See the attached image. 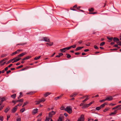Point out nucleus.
Instances as JSON below:
<instances>
[{
	"instance_id": "nucleus-7",
	"label": "nucleus",
	"mask_w": 121,
	"mask_h": 121,
	"mask_svg": "<svg viewBox=\"0 0 121 121\" xmlns=\"http://www.w3.org/2000/svg\"><path fill=\"white\" fill-rule=\"evenodd\" d=\"M63 117V116L62 114H60V116L57 120V121H62V119Z\"/></svg>"
},
{
	"instance_id": "nucleus-52",
	"label": "nucleus",
	"mask_w": 121,
	"mask_h": 121,
	"mask_svg": "<svg viewBox=\"0 0 121 121\" xmlns=\"http://www.w3.org/2000/svg\"><path fill=\"white\" fill-rule=\"evenodd\" d=\"M4 106L3 105H2L1 106V107L0 108V110H1L4 107Z\"/></svg>"
},
{
	"instance_id": "nucleus-21",
	"label": "nucleus",
	"mask_w": 121,
	"mask_h": 121,
	"mask_svg": "<svg viewBox=\"0 0 121 121\" xmlns=\"http://www.w3.org/2000/svg\"><path fill=\"white\" fill-rule=\"evenodd\" d=\"M107 104V103H104V104H103L102 105H101L100 106V107L101 108H104L105 106V105Z\"/></svg>"
},
{
	"instance_id": "nucleus-64",
	"label": "nucleus",
	"mask_w": 121,
	"mask_h": 121,
	"mask_svg": "<svg viewBox=\"0 0 121 121\" xmlns=\"http://www.w3.org/2000/svg\"><path fill=\"white\" fill-rule=\"evenodd\" d=\"M94 101H92V102H90V103L89 104V105L90 106V105H91V104H92L93 103H94Z\"/></svg>"
},
{
	"instance_id": "nucleus-29",
	"label": "nucleus",
	"mask_w": 121,
	"mask_h": 121,
	"mask_svg": "<svg viewBox=\"0 0 121 121\" xmlns=\"http://www.w3.org/2000/svg\"><path fill=\"white\" fill-rule=\"evenodd\" d=\"M16 96V94H14L11 96V97L13 99H14L15 98Z\"/></svg>"
},
{
	"instance_id": "nucleus-23",
	"label": "nucleus",
	"mask_w": 121,
	"mask_h": 121,
	"mask_svg": "<svg viewBox=\"0 0 121 121\" xmlns=\"http://www.w3.org/2000/svg\"><path fill=\"white\" fill-rule=\"evenodd\" d=\"M117 112V111L115 110L113 112H111L110 114V115H115L116 114Z\"/></svg>"
},
{
	"instance_id": "nucleus-4",
	"label": "nucleus",
	"mask_w": 121,
	"mask_h": 121,
	"mask_svg": "<svg viewBox=\"0 0 121 121\" xmlns=\"http://www.w3.org/2000/svg\"><path fill=\"white\" fill-rule=\"evenodd\" d=\"M21 50H18L12 53L11 55L12 56H13L14 55L16 54H18L19 53V52L21 51Z\"/></svg>"
},
{
	"instance_id": "nucleus-57",
	"label": "nucleus",
	"mask_w": 121,
	"mask_h": 121,
	"mask_svg": "<svg viewBox=\"0 0 121 121\" xmlns=\"http://www.w3.org/2000/svg\"><path fill=\"white\" fill-rule=\"evenodd\" d=\"M8 59V58H4L2 60V61L3 62L4 61H5L6 60Z\"/></svg>"
},
{
	"instance_id": "nucleus-22",
	"label": "nucleus",
	"mask_w": 121,
	"mask_h": 121,
	"mask_svg": "<svg viewBox=\"0 0 121 121\" xmlns=\"http://www.w3.org/2000/svg\"><path fill=\"white\" fill-rule=\"evenodd\" d=\"M0 100H1L0 102H1L2 103L3 101H5L6 100L4 98V97L2 98H1L0 97Z\"/></svg>"
},
{
	"instance_id": "nucleus-60",
	"label": "nucleus",
	"mask_w": 121,
	"mask_h": 121,
	"mask_svg": "<svg viewBox=\"0 0 121 121\" xmlns=\"http://www.w3.org/2000/svg\"><path fill=\"white\" fill-rule=\"evenodd\" d=\"M10 117V115L7 116V121L8 120L9 118Z\"/></svg>"
},
{
	"instance_id": "nucleus-50",
	"label": "nucleus",
	"mask_w": 121,
	"mask_h": 121,
	"mask_svg": "<svg viewBox=\"0 0 121 121\" xmlns=\"http://www.w3.org/2000/svg\"><path fill=\"white\" fill-rule=\"evenodd\" d=\"M22 57L21 54H20L19 55H18L17 56V58L18 57V58H20V57Z\"/></svg>"
},
{
	"instance_id": "nucleus-11",
	"label": "nucleus",
	"mask_w": 121,
	"mask_h": 121,
	"mask_svg": "<svg viewBox=\"0 0 121 121\" xmlns=\"http://www.w3.org/2000/svg\"><path fill=\"white\" fill-rule=\"evenodd\" d=\"M38 109L37 108L34 109L32 112V113L33 115H35L38 112Z\"/></svg>"
},
{
	"instance_id": "nucleus-15",
	"label": "nucleus",
	"mask_w": 121,
	"mask_h": 121,
	"mask_svg": "<svg viewBox=\"0 0 121 121\" xmlns=\"http://www.w3.org/2000/svg\"><path fill=\"white\" fill-rule=\"evenodd\" d=\"M6 62L5 61L3 62L1 60L0 61V66H2L4 65L6 63Z\"/></svg>"
},
{
	"instance_id": "nucleus-33",
	"label": "nucleus",
	"mask_w": 121,
	"mask_h": 121,
	"mask_svg": "<svg viewBox=\"0 0 121 121\" xmlns=\"http://www.w3.org/2000/svg\"><path fill=\"white\" fill-rule=\"evenodd\" d=\"M27 54L26 52H23L21 53V54L22 56H24L25 55H26Z\"/></svg>"
},
{
	"instance_id": "nucleus-63",
	"label": "nucleus",
	"mask_w": 121,
	"mask_h": 121,
	"mask_svg": "<svg viewBox=\"0 0 121 121\" xmlns=\"http://www.w3.org/2000/svg\"><path fill=\"white\" fill-rule=\"evenodd\" d=\"M21 119L20 118H18L17 119V121H21Z\"/></svg>"
},
{
	"instance_id": "nucleus-53",
	"label": "nucleus",
	"mask_w": 121,
	"mask_h": 121,
	"mask_svg": "<svg viewBox=\"0 0 121 121\" xmlns=\"http://www.w3.org/2000/svg\"><path fill=\"white\" fill-rule=\"evenodd\" d=\"M23 66V65H22L17 67L16 68H21Z\"/></svg>"
},
{
	"instance_id": "nucleus-19",
	"label": "nucleus",
	"mask_w": 121,
	"mask_h": 121,
	"mask_svg": "<svg viewBox=\"0 0 121 121\" xmlns=\"http://www.w3.org/2000/svg\"><path fill=\"white\" fill-rule=\"evenodd\" d=\"M10 108L9 107H8L7 108H6L4 110V112H5L6 113H7L8 112Z\"/></svg>"
},
{
	"instance_id": "nucleus-47",
	"label": "nucleus",
	"mask_w": 121,
	"mask_h": 121,
	"mask_svg": "<svg viewBox=\"0 0 121 121\" xmlns=\"http://www.w3.org/2000/svg\"><path fill=\"white\" fill-rule=\"evenodd\" d=\"M106 99H102V100H100L99 102H104V101H106Z\"/></svg>"
},
{
	"instance_id": "nucleus-55",
	"label": "nucleus",
	"mask_w": 121,
	"mask_h": 121,
	"mask_svg": "<svg viewBox=\"0 0 121 121\" xmlns=\"http://www.w3.org/2000/svg\"><path fill=\"white\" fill-rule=\"evenodd\" d=\"M85 105V104L84 103H81L80 105V106H84Z\"/></svg>"
},
{
	"instance_id": "nucleus-26",
	"label": "nucleus",
	"mask_w": 121,
	"mask_h": 121,
	"mask_svg": "<svg viewBox=\"0 0 121 121\" xmlns=\"http://www.w3.org/2000/svg\"><path fill=\"white\" fill-rule=\"evenodd\" d=\"M94 9L93 8H91L88 9V11L90 12H93L94 11Z\"/></svg>"
},
{
	"instance_id": "nucleus-40",
	"label": "nucleus",
	"mask_w": 121,
	"mask_h": 121,
	"mask_svg": "<svg viewBox=\"0 0 121 121\" xmlns=\"http://www.w3.org/2000/svg\"><path fill=\"white\" fill-rule=\"evenodd\" d=\"M12 65V64H10L8 66L6 67L5 68H10Z\"/></svg>"
},
{
	"instance_id": "nucleus-10",
	"label": "nucleus",
	"mask_w": 121,
	"mask_h": 121,
	"mask_svg": "<svg viewBox=\"0 0 121 121\" xmlns=\"http://www.w3.org/2000/svg\"><path fill=\"white\" fill-rule=\"evenodd\" d=\"M17 109V106H16L12 109V111L13 112H15Z\"/></svg>"
},
{
	"instance_id": "nucleus-20",
	"label": "nucleus",
	"mask_w": 121,
	"mask_h": 121,
	"mask_svg": "<svg viewBox=\"0 0 121 121\" xmlns=\"http://www.w3.org/2000/svg\"><path fill=\"white\" fill-rule=\"evenodd\" d=\"M107 39L109 40L110 41H109V42H111L112 41L113 39V38L112 37H107Z\"/></svg>"
},
{
	"instance_id": "nucleus-8",
	"label": "nucleus",
	"mask_w": 121,
	"mask_h": 121,
	"mask_svg": "<svg viewBox=\"0 0 121 121\" xmlns=\"http://www.w3.org/2000/svg\"><path fill=\"white\" fill-rule=\"evenodd\" d=\"M113 98L111 96H109L107 97L106 98V100L111 101L113 99Z\"/></svg>"
},
{
	"instance_id": "nucleus-37",
	"label": "nucleus",
	"mask_w": 121,
	"mask_h": 121,
	"mask_svg": "<svg viewBox=\"0 0 121 121\" xmlns=\"http://www.w3.org/2000/svg\"><path fill=\"white\" fill-rule=\"evenodd\" d=\"M25 110V108H24L20 110V111L22 113Z\"/></svg>"
},
{
	"instance_id": "nucleus-16",
	"label": "nucleus",
	"mask_w": 121,
	"mask_h": 121,
	"mask_svg": "<svg viewBox=\"0 0 121 121\" xmlns=\"http://www.w3.org/2000/svg\"><path fill=\"white\" fill-rule=\"evenodd\" d=\"M51 94V93L50 92H47L44 94V95L45 97H46Z\"/></svg>"
},
{
	"instance_id": "nucleus-62",
	"label": "nucleus",
	"mask_w": 121,
	"mask_h": 121,
	"mask_svg": "<svg viewBox=\"0 0 121 121\" xmlns=\"http://www.w3.org/2000/svg\"><path fill=\"white\" fill-rule=\"evenodd\" d=\"M89 51V49H85L84 50V51L85 52H87Z\"/></svg>"
},
{
	"instance_id": "nucleus-30",
	"label": "nucleus",
	"mask_w": 121,
	"mask_h": 121,
	"mask_svg": "<svg viewBox=\"0 0 121 121\" xmlns=\"http://www.w3.org/2000/svg\"><path fill=\"white\" fill-rule=\"evenodd\" d=\"M47 44H48L50 46H51L53 44V43L52 42H49V43H47Z\"/></svg>"
},
{
	"instance_id": "nucleus-34",
	"label": "nucleus",
	"mask_w": 121,
	"mask_h": 121,
	"mask_svg": "<svg viewBox=\"0 0 121 121\" xmlns=\"http://www.w3.org/2000/svg\"><path fill=\"white\" fill-rule=\"evenodd\" d=\"M66 55H67V57L68 58H69L71 57V56L69 54L67 53Z\"/></svg>"
},
{
	"instance_id": "nucleus-9",
	"label": "nucleus",
	"mask_w": 121,
	"mask_h": 121,
	"mask_svg": "<svg viewBox=\"0 0 121 121\" xmlns=\"http://www.w3.org/2000/svg\"><path fill=\"white\" fill-rule=\"evenodd\" d=\"M77 5H76L73 6V7H71L70 9L71 10H73V11H76V10L75 9V8H77Z\"/></svg>"
},
{
	"instance_id": "nucleus-5",
	"label": "nucleus",
	"mask_w": 121,
	"mask_h": 121,
	"mask_svg": "<svg viewBox=\"0 0 121 121\" xmlns=\"http://www.w3.org/2000/svg\"><path fill=\"white\" fill-rule=\"evenodd\" d=\"M13 59H14V60H13V63L17 62L19 60L21 59V58H19L17 57V56H16L15 58H14Z\"/></svg>"
},
{
	"instance_id": "nucleus-32",
	"label": "nucleus",
	"mask_w": 121,
	"mask_h": 121,
	"mask_svg": "<svg viewBox=\"0 0 121 121\" xmlns=\"http://www.w3.org/2000/svg\"><path fill=\"white\" fill-rule=\"evenodd\" d=\"M41 56H39L38 57H36L34 58V60H36L39 59L41 57Z\"/></svg>"
},
{
	"instance_id": "nucleus-43",
	"label": "nucleus",
	"mask_w": 121,
	"mask_h": 121,
	"mask_svg": "<svg viewBox=\"0 0 121 121\" xmlns=\"http://www.w3.org/2000/svg\"><path fill=\"white\" fill-rule=\"evenodd\" d=\"M3 116H0V120L1 121H3Z\"/></svg>"
},
{
	"instance_id": "nucleus-51",
	"label": "nucleus",
	"mask_w": 121,
	"mask_h": 121,
	"mask_svg": "<svg viewBox=\"0 0 121 121\" xmlns=\"http://www.w3.org/2000/svg\"><path fill=\"white\" fill-rule=\"evenodd\" d=\"M94 47L95 49H98L99 48L96 45H94Z\"/></svg>"
},
{
	"instance_id": "nucleus-31",
	"label": "nucleus",
	"mask_w": 121,
	"mask_h": 121,
	"mask_svg": "<svg viewBox=\"0 0 121 121\" xmlns=\"http://www.w3.org/2000/svg\"><path fill=\"white\" fill-rule=\"evenodd\" d=\"M23 100H24L23 99H20L17 100V102H23Z\"/></svg>"
},
{
	"instance_id": "nucleus-39",
	"label": "nucleus",
	"mask_w": 121,
	"mask_h": 121,
	"mask_svg": "<svg viewBox=\"0 0 121 121\" xmlns=\"http://www.w3.org/2000/svg\"><path fill=\"white\" fill-rule=\"evenodd\" d=\"M76 44H75L74 45H73L71 46H70L71 48H75L76 47Z\"/></svg>"
},
{
	"instance_id": "nucleus-2",
	"label": "nucleus",
	"mask_w": 121,
	"mask_h": 121,
	"mask_svg": "<svg viewBox=\"0 0 121 121\" xmlns=\"http://www.w3.org/2000/svg\"><path fill=\"white\" fill-rule=\"evenodd\" d=\"M45 101V99L43 98L40 99L39 101H35L36 102L35 104L36 105L38 104H39L40 102H41L42 101L44 102Z\"/></svg>"
},
{
	"instance_id": "nucleus-14",
	"label": "nucleus",
	"mask_w": 121,
	"mask_h": 121,
	"mask_svg": "<svg viewBox=\"0 0 121 121\" xmlns=\"http://www.w3.org/2000/svg\"><path fill=\"white\" fill-rule=\"evenodd\" d=\"M90 106L89 104L85 105V104L82 107V109L85 108H86Z\"/></svg>"
},
{
	"instance_id": "nucleus-13",
	"label": "nucleus",
	"mask_w": 121,
	"mask_h": 121,
	"mask_svg": "<svg viewBox=\"0 0 121 121\" xmlns=\"http://www.w3.org/2000/svg\"><path fill=\"white\" fill-rule=\"evenodd\" d=\"M31 56H28L23 58L22 59V60H28L30 58H31Z\"/></svg>"
},
{
	"instance_id": "nucleus-41",
	"label": "nucleus",
	"mask_w": 121,
	"mask_h": 121,
	"mask_svg": "<svg viewBox=\"0 0 121 121\" xmlns=\"http://www.w3.org/2000/svg\"><path fill=\"white\" fill-rule=\"evenodd\" d=\"M7 55V54H2L1 55V57H4L6 56Z\"/></svg>"
},
{
	"instance_id": "nucleus-3",
	"label": "nucleus",
	"mask_w": 121,
	"mask_h": 121,
	"mask_svg": "<svg viewBox=\"0 0 121 121\" xmlns=\"http://www.w3.org/2000/svg\"><path fill=\"white\" fill-rule=\"evenodd\" d=\"M84 115L82 114L81 115L80 117L78 119L77 121H84Z\"/></svg>"
},
{
	"instance_id": "nucleus-49",
	"label": "nucleus",
	"mask_w": 121,
	"mask_h": 121,
	"mask_svg": "<svg viewBox=\"0 0 121 121\" xmlns=\"http://www.w3.org/2000/svg\"><path fill=\"white\" fill-rule=\"evenodd\" d=\"M88 99H89L88 98H87L85 99L84 100H83L82 101V102H85V101H86Z\"/></svg>"
},
{
	"instance_id": "nucleus-1",
	"label": "nucleus",
	"mask_w": 121,
	"mask_h": 121,
	"mask_svg": "<svg viewBox=\"0 0 121 121\" xmlns=\"http://www.w3.org/2000/svg\"><path fill=\"white\" fill-rule=\"evenodd\" d=\"M65 110L69 114H71L72 112V108L70 106H67L65 109Z\"/></svg>"
},
{
	"instance_id": "nucleus-58",
	"label": "nucleus",
	"mask_w": 121,
	"mask_h": 121,
	"mask_svg": "<svg viewBox=\"0 0 121 121\" xmlns=\"http://www.w3.org/2000/svg\"><path fill=\"white\" fill-rule=\"evenodd\" d=\"M49 118L46 117V119L45 120V121H49Z\"/></svg>"
},
{
	"instance_id": "nucleus-17",
	"label": "nucleus",
	"mask_w": 121,
	"mask_h": 121,
	"mask_svg": "<svg viewBox=\"0 0 121 121\" xmlns=\"http://www.w3.org/2000/svg\"><path fill=\"white\" fill-rule=\"evenodd\" d=\"M113 40L114 42H116L118 41H119V40L118 38L116 37H114L113 39Z\"/></svg>"
},
{
	"instance_id": "nucleus-38",
	"label": "nucleus",
	"mask_w": 121,
	"mask_h": 121,
	"mask_svg": "<svg viewBox=\"0 0 121 121\" xmlns=\"http://www.w3.org/2000/svg\"><path fill=\"white\" fill-rule=\"evenodd\" d=\"M105 44V42H103L101 43L100 44V46H102L104 45Z\"/></svg>"
},
{
	"instance_id": "nucleus-42",
	"label": "nucleus",
	"mask_w": 121,
	"mask_h": 121,
	"mask_svg": "<svg viewBox=\"0 0 121 121\" xmlns=\"http://www.w3.org/2000/svg\"><path fill=\"white\" fill-rule=\"evenodd\" d=\"M109 109V108H106L104 109V112H105L107 111Z\"/></svg>"
},
{
	"instance_id": "nucleus-46",
	"label": "nucleus",
	"mask_w": 121,
	"mask_h": 121,
	"mask_svg": "<svg viewBox=\"0 0 121 121\" xmlns=\"http://www.w3.org/2000/svg\"><path fill=\"white\" fill-rule=\"evenodd\" d=\"M60 109L61 110H65V107L64 106H62L60 108Z\"/></svg>"
},
{
	"instance_id": "nucleus-24",
	"label": "nucleus",
	"mask_w": 121,
	"mask_h": 121,
	"mask_svg": "<svg viewBox=\"0 0 121 121\" xmlns=\"http://www.w3.org/2000/svg\"><path fill=\"white\" fill-rule=\"evenodd\" d=\"M14 60V59H11L9 60L6 64H8L11 62H12L13 63V60Z\"/></svg>"
},
{
	"instance_id": "nucleus-48",
	"label": "nucleus",
	"mask_w": 121,
	"mask_h": 121,
	"mask_svg": "<svg viewBox=\"0 0 121 121\" xmlns=\"http://www.w3.org/2000/svg\"><path fill=\"white\" fill-rule=\"evenodd\" d=\"M117 44L118 45L121 46V41H119L117 43Z\"/></svg>"
},
{
	"instance_id": "nucleus-61",
	"label": "nucleus",
	"mask_w": 121,
	"mask_h": 121,
	"mask_svg": "<svg viewBox=\"0 0 121 121\" xmlns=\"http://www.w3.org/2000/svg\"><path fill=\"white\" fill-rule=\"evenodd\" d=\"M82 42V40H80L78 42V43L79 44H81Z\"/></svg>"
},
{
	"instance_id": "nucleus-27",
	"label": "nucleus",
	"mask_w": 121,
	"mask_h": 121,
	"mask_svg": "<svg viewBox=\"0 0 121 121\" xmlns=\"http://www.w3.org/2000/svg\"><path fill=\"white\" fill-rule=\"evenodd\" d=\"M60 51H61V52H65L66 51V50H65V48L60 49Z\"/></svg>"
},
{
	"instance_id": "nucleus-28",
	"label": "nucleus",
	"mask_w": 121,
	"mask_h": 121,
	"mask_svg": "<svg viewBox=\"0 0 121 121\" xmlns=\"http://www.w3.org/2000/svg\"><path fill=\"white\" fill-rule=\"evenodd\" d=\"M27 44L26 43H20V44H18L17 45H20L22 46H23L24 45L26 44Z\"/></svg>"
},
{
	"instance_id": "nucleus-59",
	"label": "nucleus",
	"mask_w": 121,
	"mask_h": 121,
	"mask_svg": "<svg viewBox=\"0 0 121 121\" xmlns=\"http://www.w3.org/2000/svg\"><path fill=\"white\" fill-rule=\"evenodd\" d=\"M17 100L16 101H12V103H14V104H15L17 103L18 102H17Z\"/></svg>"
},
{
	"instance_id": "nucleus-12",
	"label": "nucleus",
	"mask_w": 121,
	"mask_h": 121,
	"mask_svg": "<svg viewBox=\"0 0 121 121\" xmlns=\"http://www.w3.org/2000/svg\"><path fill=\"white\" fill-rule=\"evenodd\" d=\"M63 95V94H61V95H60L59 96H58L54 98V100H56L58 99H60Z\"/></svg>"
},
{
	"instance_id": "nucleus-36",
	"label": "nucleus",
	"mask_w": 121,
	"mask_h": 121,
	"mask_svg": "<svg viewBox=\"0 0 121 121\" xmlns=\"http://www.w3.org/2000/svg\"><path fill=\"white\" fill-rule=\"evenodd\" d=\"M121 106V105H117V106H116V107H115L113 108L112 109V110H113L114 109H116V108H119V107H120V106Z\"/></svg>"
},
{
	"instance_id": "nucleus-45",
	"label": "nucleus",
	"mask_w": 121,
	"mask_h": 121,
	"mask_svg": "<svg viewBox=\"0 0 121 121\" xmlns=\"http://www.w3.org/2000/svg\"><path fill=\"white\" fill-rule=\"evenodd\" d=\"M97 12H92V13H88L89 14H97Z\"/></svg>"
},
{
	"instance_id": "nucleus-44",
	"label": "nucleus",
	"mask_w": 121,
	"mask_h": 121,
	"mask_svg": "<svg viewBox=\"0 0 121 121\" xmlns=\"http://www.w3.org/2000/svg\"><path fill=\"white\" fill-rule=\"evenodd\" d=\"M101 108L100 107V106L99 107H97L96 108V109L98 110H100L101 109Z\"/></svg>"
},
{
	"instance_id": "nucleus-25",
	"label": "nucleus",
	"mask_w": 121,
	"mask_h": 121,
	"mask_svg": "<svg viewBox=\"0 0 121 121\" xmlns=\"http://www.w3.org/2000/svg\"><path fill=\"white\" fill-rule=\"evenodd\" d=\"M53 115L52 113V112H51L49 113V117L51 118L52 117V115Z\"/></svg>"
},
{
	"instance_id": "nucleus-56",
	"label": "nucleus",
	"mask_w": 121,
	"mask_h": 121,
	"mask_svg": "<svg viewBox=\"0 0 121 121\" xmlns=\"http://www.w3.org/2000/svg\"><path fill=\"white\" fill-rule=\"evenodd\" d=\"M51 112H52V113L53 114V115H54L56 113V112H54L53 111H51Z\"/></svg>"
},
{
	"instance_id": "nucleus-54",
	"label": "nucleus",
	"mask_w": 121,
	"mask_h": 121,
	"mask_svg": "<svg viewBox=\"0 0 121 121\" xmlns=\"http://www.w3.org/2000/svg\"><path fill=\"white\" fill-rule=\"evenodd\" d=\"M28 103V102H27V101L26 102H25L24 103V104H23L24 106H25Z\"/></svg>"
},
{
	"instance_id": "nucleus-35",
	"label": "nucleus",
	"mask_w": 121,
	"mask_h": 121,
	"mask_svg": "<svg viewBox=\"0 0 121 121\" xmlns=\"http://www.w3.org/2000/svg\"><path fill=\"white\" fill-rule=\"evenodd\" d=\"M78 93L77 92H74L73 93V96L74 97H75L76 95H77L78 94Z\"/></svg>"
},
{
	"instance_id": "nucleus-6",
	"label": "nucleus",
	"mask_w": 121,
	"mask_h": 121,
	"mask_svg": "<svg viewBox=\"0 0 121 121\" xmlns=\"http://www.w3.org/2000/svg\"><path fill=\"white\" fill-rule=\"evenodd\" d=\"M41 41H43L47 42H49L50 40L47 37H43V40H41Z\"/></svg>"
},
{
	"instance_id": "nucleus-18",
	"label": "nucleus",
	"mask_w": 121,
	"mask_h": 121,
	"mask_svg": "<svg viewBox=\"0 0 121 121\" xmlns=\"http://www.w3.org/2000/svg\"><path fill=\"white\" fill-rule=\"evenodd\" d=\"M83 47H79L75 49V51H78L79 50L83 48Z\"/></svg>"
}]
</instances>
